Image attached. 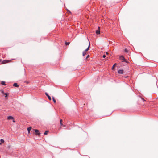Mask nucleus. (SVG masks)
<instances>
[{"instance_id":"4468645a","label":"nucleus","mask_w":158,"mask_h":158,"mask_svg":"<svg viewBox=\"0 0 158 158\" xmlns=\"http://www.w3.org/2000/svg\"><path fill=\"white\" fill-rule=\"evenodd\" d=\"M0 141L2 143H4V140L2 139H1Z\"/></svg>"},{"instance_id":"b1692460","label":"nucleus","mask_w":158,"mask_h":158,"mask_svg":"<svg viewBox=\"0 0 158 158\" xmlns=\"http://www.w3.org/2000/svg\"><path fill=\"white\" fill-rule=\"evenodd\" d=\"M106 54L107 55H108V54H109L107 52H106Z\"/></svg>"},{"instance_id":"0eeeda50","label":"nucleus","mask_w":158,"mask_h":158,"mask_svg":"<svg viewBox=\"0 0 158 158\" xmlns=\"http://www.w3.org/2000/svg\"><path fill=\"white\" fill-rule=\"evenodd\" d=\"M7 119L8 120L14 119V118L11 116H9L7 117Z\"/></svg>"},{"instance_id":"a878e982","label":"nucleus","mask_w":158,"mask_h":158,"mask_svg":"<svg viewBox=\"0 0 158 158\" xmlns=\"http://www.w3.org/2000/svg\"><path fill=\"white\" fill-rule=\"evenodd\" d=\"M142 99L143 100V101H145V100L143 99V98H142Z\"/></svg>"},{"instance_id":"39448f33","label":"nucleus","mask_w":158,"mask_h":158,"mask_svg":"<svg viewBox=\"0 0 158 158\" xmlns=\"http://www.w3.org/2000/svg\"><path fill=\"white\" fill-rule=\"evenodd\" d=\"M36 135H39L40 133L39 132V131L38 130L36 129L35 130Z\"/></svg>"},{"instance_id":"aec40b11","label":"nucleus","mask_w":158,"mask_h":158,"mask_svg":"<svg viewBox=\"0 0 158 158\" xmlns=\"http://www.w3.org/2000/svg\"><path fill=\"white\" fill-rule=\"evenodd\" d=\"M89 57V55H88L87 56V57H86V59H87Z\"/></svg>"},{"instance_id":"ddd939ff","label":"nucleus","mask_w":158,"mask_h":158,"mask_svg":"<svg viewBox=\"0 0 158 158\" xmlns=\"http://www.w3.org/2000/svg\"><path fill=\"white\" fill-rule=\"evenodd\" d=\"M48 131H45V132L44 133V135H47L48 134Z\"/></svg>"},{"instance_id":"5701e85b","label":"nucleus","mask_w":158,"mask_h":158,"mask_svg":"<svg viewBox=\"0 0 158 158\" xmlns=\"http://www.w3.org/2000/svg\"><path fill=\"white\" fill-rule=\"evenodd\" d=\"M2 93L3 94H5V93H4V91H2Z\"/></svg>"},{"instance_id":"dca6fc26","label":"nucleus","mask_w":158,"mask_h":158,"mask_svg":"<svg viewBox=\"0 0 158 158\" xmlns=\"http://www.w3.org/2000/svg\"><path fill=\"white\" fill-rule=\"evenodd\" d=\"M5 97H7V96H8V94L7 93H5Z\"/></svg>"},{"instance_id":"cd10ccee","label":"nucleus","mask_w":158,"mask_h":158,"mask_svg":"<svg viewBox=\"0 0 158 158\" xmlns=\"http://www.w3.org/2000/svg\"><path fill=\"white\" fill-rule=\"evenodd\" d=\"M1 144V143H0V145Z\"/></svg>"},{"instance_id":"6ab92c4d","label":"nucleus","mask_w":158,"mask_h":158,"mask_svg":"<svg viewBox=\"0 0 158 158\" xmlns=\"http://www.w3.org/2000/svg\"><path fill=\"white\" fill-rule=\"evenodd\" d=\"M125 52H128V50H127V48H126L125 49Z\"/></svg>"},{"instance_id":"c85d7f7f","label":"nucleus","mask_w":158,"mask_h":158,"mask_svg":"<svg viewBox=\"0 0 158 158\" xmlns=\"http://www.w3.org/2000/svg\"><path fill=\"white\" fill-rule=\"evenodd\" d=\"M27 83H28V82H27Z\"/></svg>"},{"instance_id":"412c9836","label":"nucleus","mask_w":158,"mask_h":158,"mask_svg":"<svg viewBox=\"0 0 158 158\" xmlns=\"http://www.w3.org/2000/svg\"><path fill=\"white\" fill-rule=\"evenodd\" d=\"M45 94H46V95L48 97V96H49V95H48V93H45Z\"/></svg>"},{"instance_id":"bb28decb","label":"nucleus","mask_w":158,"mask_h":158,"mask_svg":"<svg viewBox=\"0 0 158 158\" xmlns=\"http://www.w3.org/2000/svg\"><path fill=\"white\" fill-rule=\"evenodd\" d=\"M63 126V127H65V125H63V126Z\"/></svg>"},{"instance_id":"4be33fe9","label":"nucleus","mask_w":158,"mask_h":158,"mask_svg":"<svg viewBox=\"0 0 158 158\" xmlns=\"http://www.w3.org/2000/svg\"><path fill=\"white\" fill-rule=\"evenodd\" d=\"M106 57V55H104L103 56V58H105Z\"/></svg>"},{"instance_id":"1a4fd4ad","label":"nucleus","mask_w":158,"mask_h":158,"mask_svg":"<svg viewBox=\"0 0 158 158\" xmlns=\"http://www.w3.org/2000/svg\"><path fill=\"white\" fill-rule=\"evenodd\" d=\"M13 85V86L15 87H19V85L17 83H14Z\"/></svg>"},{"instance_id":"9b49d317","label":"nucleus","mask_w":158,"mask_h":158,"mask_svg":"<svg viewBox=\"0 0 158 158\" xmlns=\"http://www.w3.org/2000/svg\"><path fill=\"white\" fill-rule=\"evenodd\" d=\"M52 100H53V101L55 103H56V101L55 99V98H54V97H52Z\"/></svg>"},{"instance_id":"9d476101","label":"nucleus","mask_w":158,"mask_h":158,"mask_svg":"<svg viewBox=\"0 0 158 158\" xmlns=\"http://www.w3.org/2000/svg\"><path fill=\"white\" fill-rule=\"evenodd\" d=\"M62 121H62V119H61L60 120V124L61 126H63V124H62Z\"/></svg>"},{"instance_id":"f03ea898","label":"nucleus","mask_w":158,"mask_h":158,"mask_svg":"<svg viewBox=\"0 0 158 158\" xmlns=\"http://www.w3.org/2000/svg\"><path fill=\"white\" fill-rule=\"evenodd\" d=\"M2 60H0V64H4L6 63H7L10 62L11 61L10 60H4L3 61H2Z\"/></svg>"},{"instance_id":"7ed1b4c3","label":"nucleus","mask_w":158,"mask_h":158,"mask_svg":"<svg viewBox=\"0 0 158 158\" xmlns=\"http://www.w3.org/2000/svg\"><path fill=\"white\" fill-rule=\"evenodd\" d=\"M119 59L122 60V62H127L126 60L124 58L123 56H121L119 57Z\"/></svg>"},{"instance_id":"20e7f679","label":"nucleus","mask_w":158,"mask_h":158,"mask_svg":"<svg viewBox=\"0 0 158 158\" xmlns=\"http://www.w3.org/2000/svg\"><path fill=\"white\" fill-rule=\"evenodd\" d=\"M96 33L97 35L100 34V27H98V29L96 31Z\"/></svg>"},{"instance_id":"f257e3e1","label":"nucleus","mask_w":158,"mask_h":158,"mask_svg":"<svg viewBox=\"0 0 158 158\" xmlns=\"http://www.w3.org/2000/svg\"><path fill=\"white\" fill-rule=\"evenodd\" d=\"M85 45H87V46H88V48H87L84 51V52H83V53H82V55H83V56H85L86 53H87V51L89 50V47H90V42H89V40H88V41L87 42H86L84 45V47H85Z\"/></svg>"},{"instance_id":"f8f14e48","label":"nucleus","mask_w":158,"mask_h":158,"mask_svg":"<svg viewBox=\"0 0 158 158\" xmlns=\"http://www.w3.org/2000/svg\"><path fill=\"white\" fill-rule=\"evenodd\" d=\"M116 65V64H114V65L112 67V69H114V68L115 66Z\"/></svg>"},{"instance_id":"6e6552de","label":"nucleus","mask_w":158,"mask_h":158,"mask_svg":"<svg viewBox=\"0 0 158 158\" xmlns=\"http://www.w3.org/2000/svg\"><path fill=\"white\" fill-rule=\"evenodd\" d=\"M31 127H30L27 128V131H28V133H30V131L31 130Z\"/></svg>"},{"instance_id":"423d86ee","label":"nucleus","mask_w":158,"mask_h":158,"mask_svg":"<svg viewBox=\"0 0 158 158\" xmlns=\"http://www.w3.org/2000/svg\"><path fill=\"white\" fill-rule=\"evenodd\" d=\"M118 73L119 74H123V70H119L118 71Z\"/></svg>"},{"instance_id":"a211bd4d","label":"nucleus","mask_w":158,"mask_h":158,"mask_svg":"<svg viewBox=\"0 0 158 158\" xmlns=\"http://www.w3.org/2000/svg\"><path fill=\"white\" fill-rule=\"evenodd\" d=\"M1 84H2V85H5V82H4V81H2L1 82Z\"/></svg>"},{"instance_id":"2eb2a0df","label":"nucleus","mask_w":158,"mask_h":158,"mask_svg":"<svg viewBox=\"0 0 158 158\" xmlns=\"http://www.w3.org/2000/svg\"><path fill=\"white\" fill-rule=\"evenodd\" d=\"M65 45H69L70 43L69 42H66L65 43Z\"/></svg>"},{"instance_id":"393cba45","label":"nucleus","mask_w":158,"mask_h":158,"mask_svg":"<svg viewBox=\"0 0 158 158\" xmlns=\"http://www.w3.org/2000/svg\"><path fill=\"white\" fill-rule=\"evenodd\" d=\"M13 122H14V123H15V120H14V119H13Z\"/></svg>"},{"instance_id":"f3484780","label":"nucleus","mask_w":158,"mask_h":158,"mask_svg":"<svg viewBox=\"0 0 158 158\" xmlns=\"http://www.w3.org/2000/svg\"><path fill=\"white\" fill-rule=\"evenodd\" d=\"M47 97L48 98V99L50 100H51V97L49 95Z\"/></svg>"}]
</instances>
